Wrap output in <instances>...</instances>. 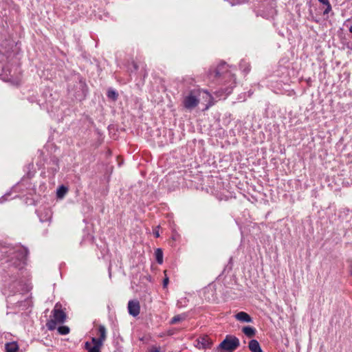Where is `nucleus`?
<instances>
[{"mask_svg": "<svg viewBox=\"0 0 352 352\" xmlns=\"http://www.w3.org/2000/svg\"><path fill=\"white\" fill-rule=\"evenodd\" d=\"M61 306L56 304L52 311L53 318L46 323L49 330H54L56 328V323H63L66 319V314L60 309Z\"/></svg>", "mask_w": 352, "mask_h": 352, "instance_id": "1", "label": "nucleus"}, {"mask_svg": "<svg viewBox=\"0 0 352 352\" xmlns=\"http://www.w3.org/2000/svg\"><path fill=\"white\" fill-rule=\"evenodd\" d=\"M229 65L226 63H221L213 72H210V75H214V77L223 76L228 77L232 83H235V76L228 69Z\"/></svg>", "mask_w": 352, "mask_h": 352, "instance_id": "2", "label": "nucleus"}, {"mask_svg": "<svg viewBox=\"0 0 352 352\" xmlns=\"http://www.w3.org/2000/svg\"><path fill=\"white\" fill-rule=\"evenodd\" d=\"M200 91L199 90L190 91L189 94L184 98L183 105L186 109L191 110L195 108L199 103V96Z\"/></svg>", "mask_w": 352, "mask_h": 352, "instance_id": "3", "label": "nucleus"}, {"mask_svg": "<svg viewBox=\"0 0 352 352\" xmlns=\"http://www.w3.org/2000/svg\"><path fill=\"white\" fill-rule=\"evenodd\" d=\"M239 340L234 336H226V338L220 343L219 348L225 351L232 352L239 347Z\"/></svg>", "mask_w": 352, "mask_h": 352, "instance_id": "4", "label": "nucleus"}, {"mask_svg": "<svg viewBox=\"0 0 352 352\" xmlns=\"http://www.w3.org/2000/svg\"><path fill=\"white\" fill-rule=\"evenodd\" d=\"M128 310L130 315L135 317L140 311V302L138 300H130L128 303Z\"/></svg>", "mask_w": 352, "mask_h": 352, "instance_id": "5", "label": "nucleus"}, {"mask_svg": "<svg viewBox=\"0 0 352 352\" xmlns=\"http://www.w3.org/2000/svg\"><path fill=\"white\" fill-rule=\"evenodd\" d=\"M28 253L27 249L19 248L12 253L13 254L12 258H15L19 262H23L26 259Z\"/></svg>", "mask_w": 352, "mask_h": 352, "instance_id": "6", "label": "nucleus"}, {"mask_svg": "<svg viewBox=\"0 0 352 352\" xmlns=\"http://www.w3.org/2000/svg\"><path fill=\"white\" fill-rule=\"evenodd\" d=\"M212 344L210 339L207 336H202L197 339V347L206 349L210 348Z\"/></svg>", "mask_w": 352, "mask_h": 352, "instance_id": "7", "label": "nucleus"}, {"mask_svg": "<svg viewBox=\"0 0 352 352\" xmlns=\"http://www.w3.org/2000/svg\"><path fill=\"white\" fill-rule=\"evenodd\" d=\"M235 318L236 320L244 322H251L252 321V318L249 314L245 312L241 311L236 314Z\"/></svg>", "mask_w": 352, "mask_h": 352, "instance_id": "8", "label": "nucleus"}, {"mask_svg": "<svg viewBox=\"0 0 352 352\" xmlns=\"http://www.w3.org/2000/svg\"><path fill=\"white\" fill-rule=\"evenodd\" d=\"M248 347L252 352H263L258 342L256 340H251Z\"/></svg>", "mask_w": 352, "mask_h": 352, "instance_id": "9", "label": "nucleus"}, {"mask_svg": "<svg viewBox=\"0 0 352 352\" xmlns=\"http://www.w3.org/2000/svg\"><path fill=\"white\" fill-rule=\"evenodd\" d=\"M242 331L248 338H252L255 336L256 331L255 328L247 326L243 328Z\"/></svg>", "mask_w": 352, "mask_h": 352, "instance_id": "10", "label": "nucleus"}, {"mask_svg": "<svg viewBox=\"0 0 352 352\" xmlns=\"http://www.w3.org/2000/svg\"><path fill=\"white\" fill-rule=\"evenodd\" d=\"M19 346L16 342H9L6 344V352H16Z\"/></svg>", "mask_w": 352, "mask_h": 352, "instance_id": "11", "label": "nucleus"}, {"mask_svg": "<svg viewBox=\"0 0 352 352\" xmlns=\"http://www.w3.org/2000/svg\"><path fill=\"white\" fill-rule=\"evenodd\" d=\"M240 69L245 73L248 74L250 71V65L248 62L245 60H242L240 63Z\"/></svg>", "mask_w": 352, "mask_h": 352, "instance_id": "12", "label": "nucleus"}, {"mask_svg": "<svg viewBox=\"0 0 352 352\" xmlns=\"http://www.w3.org/2000/svg\"><path fill=\"white\" fill-rule=\"evenodd\" d=\"M98 333L100 335V340L104 342L107 337L106 328L104 325H99L98 327Z\"/></svg>", "mask_w": 352, "mask_h": 352, "instance_id": "13", "label": "nucleus"}, {"mask_svg": "<svg viewBox=\"0 0 352 352\" xmlns=\"http://www.w3.org/2000/svg\"><path fill=\"white\" fill-rule=\"evenodd\" d=\"M155 258H156L157 262L159 264H162L163 263V252H162V250L160 248H157L155 250Z\"/></svg>", "mask_w": 352, "mask_h": 352, "instance_id": "14", "label": "nucleus"}, {"mask_svg": "<svg viewBox=\"0 0 352 352\" xmlns=\"http://www.w3.org/2000/svg\"><path fill=\"white\" fill-rule=\"evenodd\" d=\"M68 189L67 187L64 186H60L58 190H57V197L59 198H62L65 196V195L67 193Z\"/></svg>", "mask_w": 352, "mask_h": 352, "instance_id": "15", "label": "nucleus"}, {"mask_svg": "<svg viewBox=\"0 0 352 352\" xmlns=\"http://www.w3.org/2000/svg\"><path fill=\"white\" fill-rule=\"evenodd\" d=\"M107 95L109 98L113 100V101L116 100L118 97V94L115 90L111 89L107 91Z\"/></svg>", "mask_w": 352, "mask_h": 352, "instance_id": "16", "label": "nucleus"}, {"mask_svg": "<svg viewBox=\"0 0 352 352\" xmlns=\"http://www.w3.org/2000/svg\"><path fill=\"white\" fill-rule=\"evenodd\" d=\"M5 56L0 54V76L3 75L5 73Z\"/></svg>", "mask_w": 352, "mask_h": 352, "instance_id": "17", "label": "nucleus"}, {"mask_svg": "<svg viewBox=\"0 0 352 352\" xmlns=\"http://www.w3.org/2000/svg\"><path fill=\"white\" fill-rule=\"evenodd\" d=\"M91 342L94 344V346L93 347H96V349H100V348L101 347V346L103 344V342L100 340V338H92Z\"/></svg>", "mask_w": 352, "mask_h": 352, "instance_id": "18", "label": "nucleus"}, {"mask_svg": "<svg viewBox=\"0 0 352 352\" xmlns=\"http://www.w3.org/2000/svg\"><path fill=\"white\" fill-rule=\"evenodd\" d=\"M185 319V316L184 315H177V316H175L170 320V323L171 324H176L183 320Z\"/></svg>", "mask_w": 352, "mask_h": 352, "instance_id": "19", "label": "nucleus"}, {"mask_svg": "<svg viewBox=\"0 0 352 352\" xmlns=\"http://www.w3.org/2000/svg\"><path fill=\"white\" fill-rule=\"evenodd\" d=\"M58 331L60 335H67L69 333V328L67 326H60L58 328Z\"/></svg>", "mask_w": 352, "mask_h": 352, "instance_id": "20", "label": "nucleus"}, {"mask_svg": "<svg viewBox=\"0 0 352 352\" xmlns=\"http://www.w3.org/2000/svg\"><path fill=\"white\" fill-rule=\"evenodd\" d=\"M148 352H161V348L160 346H153L149 349Z\"/></svg>", "mask_w": 352, "mask_h": 352, "instance_id": "21", "label": "nucleus"}, {"mask_svg": "<svg viewBox=\"0 0 352 352\" xmlns=\"http://www.w3.org/2000/svg\"><path fill=\"white\" fill-rule=\"evenodd\" d=\"M320 2L322 3L323 4L327 5V8L325 10L324 13L327 12L329 11V9L330 8V6L329 4V0H318Z\"/></svg>", "mask_w": 352, "mask_h": 352, "instance_id": "22", "label": "nucleus"}, {"mask_svg": "<svg viewBox=\"0 0 352 352\" xmlns=\"http://www.w3.org/2000/svg\"><path fill=\"white\" fill-rule=\"evenodd\" d=\"M168 283H169L168 277H167V276H166V277H165V278H164V279L163 280V287H164V288H166V287H167V285H168Z\"/></svg>", "mask_w": 352, "mask_h": 352, "instance_id": "23", "label": "nucleus"}, {"mask_svg": "<svg viewBox=\"0 0 352 352\" xmlns=\"http://www.w3.org/2000/svg\"><path fill=\"white\" fill-rule=\"evenodd\" d=\"M159 227H157L154 230H153V234L155 237H159L160 236V233H159V231H158V229Z\"/></svg>", "mask_w": 352, "mask_h": 352, "instance_id": "24", "label": "nucleus"}, {"mask_svg": "<svg viewBox=\"0 0 352 352\" xmlns=\"http://www.w3.org/2000/svg\"><path fill=\"white\" fill-rule=\"evenodd\" d=\"M85 348L88 350V351H89V349H91L92 347L91 346L89 342H87L85 344Z\"/></svg>", "mask_w": 352, "mask_h": 352, "instance_id": "25", "label": "nucleus"}, {"mask_svg": "<svg viewBox=\"0 0 352 352\" xmlns=\"http://www.w3.org/2000/svg\"><path fill=\"white\" fill-rule=\"evenodd\" d=\"M88 352H100V349H96V347H92L89 349V351Z\"/></svg>", "mask_w": 352, "mask_h": 352, "instance_id": "26", "label": "nucleus"}, {"mask_svg": "<svg viewBox=\"0 0 352 352\" xmlns=\"http://www.w3.org/2000/svg\"><path fill=\"white\" fill-rule=\"evenodd\" d=\"M6 200V196H3L0 198V203L2 204Z\"/></svg>", "mask_w": 352, "mask_h": 352, "instance_id": "27", "label": "nucleus"}, {"mask_svg": "<svg viewBox=\"0 0 352 352\" xmlns=\"http://www.w3.org/2000/svg\"><path fill=\"white\" fill-rule=\"evenodd\" d=\"M211 105H212V104H210L209 105H207L206 109H208V108H209V107H210V106H211Z\"/></svg>", "mask_w": 352, "mask_h": 352, "instance_id": "28", "label": "nucleus"}, {"mask_svg": "<svg viewBox=\"0 0 352 352\" xmlns=\"http://www.w3.org/2000/svg\"><path fill=\"white\" fill-rule=\"evenodd\" d=\"M13 264H14V265H18V263H17L16 262H15V261H14V262H13Z\"/></svg>", "mask_w": 352, "mask_h": 352, "instance_id": "29", "label": "nucleus"}, {"mask_svg": "<svg viewBox=\"0 0 352 352\" xmlns=\"http://www.w3.org/2000/svg\"><path fill=\"white\" fill-rule=\"evenodd\" d=\"M134 67H135V69H137V66L135 64L134 65Z\"/></svg>", "mask_w": 352, "mask_h": 352, "instance_id": "30", "label": "nucleus"}, {"mask_svg": "<svg viewBox=\"0 0 352 352\" xmlns=\"http://www.w3.org/2000/svg\"><path fill=\"white\" fill-rule=\"evenodd\" d=\"M351 274H352V270L350 271Z\"/></svg>", "mask_w": 352, "mask_h": 352, "instance_id": "31", "label": "nucleus"}]
</instances>
